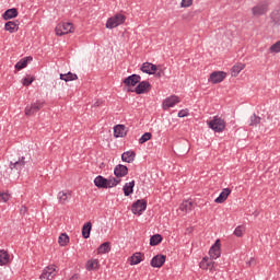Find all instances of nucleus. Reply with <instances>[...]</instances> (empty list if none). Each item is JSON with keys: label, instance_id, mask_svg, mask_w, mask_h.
<instances>
[{"label": "nucleus", "instance_id": "3c124183", "mask_svg": "<svg viewBox=\"0 0 280 280\" xmlns=\"http://www.w3.org/2000/svg\"><path fill=\"white\" fill-rule=\"evenodd\" d=\"M255 264V258H250V260L247 262L248 266H253Z\"/></svg>", "mask_w": 280, "mask_h": 280}, {"label": "nucleus", "instance_id": "49530a36", "mask_svg": "<svg viewBox=\"0 0 280 280\" xmlns=\"http://www.w3.org/2000/svg\"><path fill=\"white\" fill-rule=\"evenodd\" d=\"M188 115H189V112H187V109H182L178 112L177 117L183 118V117H187Z\"/></svg>", "mask_w": 280, "mask_h": 280}, {"label": "nucleus", "instance_id": "2f4dec72", "mask_svg": "<svg viewBox=\"0 0 280 280\" xmlns=\"http://www.w3.org/2000/svg\"><path fill=\"white\" fill-rule=\"evenodd\" d=\"M60 80H63L65 82H73V80H78V74L72 72L60 74Z\"/></svg>", "mask_w": 280, "mask_h": 280}, {"label": "nucleus", "instance_id": "20e7f679", "mask_svg": "<svg viewBox=\"0 0 280 280\" xmlns=\"http://www.w3.org/2000/svg\"><path fill=\"white\" fill-rule=\"evenodd\" d=\"M55 32L57 36H65V34H72V32H74L73 24L69 22L59 23L56 26Z\"/></svg>", "mask_w": 280, "mask_h": 280}, {"label": "nucleus", "instance_id": "0eeeda50", "mask_svg": "<svg viewBox=\"0 0 280 280\" xmlns=\"http://www.w3.org/2000/svg\"><path fill=\"white\" fill-rule=\"evenodd\" d=\"M151 90H152V84H150L148 81H140L138 85L135 88V90H128V91H131L137 95H143V93H150Z\"/></svg>", "mask_w": 280, "mask_h": 280}, {"label": "nucleus", "instance_id": "c9c22d12", "mask_svg": "<svg viewBox=\"0 0 280 280\" xmlns=\"http://www.w3.org/2000/svg\"><path fill=\"white\" fill-rule=\"evenodd\" d=\"M10 261V255L5 250H0V266H5V264H9Z\"/></svg>", "mask_w": 280, "mask_h": 280}, {"label": "nucleus", "instance_id": "f704fd0d", "mask_svg": "<svg viewBox=\"0 0 280 280\" xmlns=\"http://www.w3.org/2000/svg\"><path fill=\"white\" fill-rule=\"evenodd\" d=\"M163 242V236L161 234L152 235L150 238V246H159Z\"/></svg>", "mask_w": 280, "mask_h": 280}, {"label": "nucleus", "instance_id": "72a5a7b5", "mask_svg": "<svg viewBox=\"0 0 280 280\" xmlns=\"http://www.w3.org/2000/svg\"><path fill=\"white\" fill-rule=\"evenodd\" d=\"M180 211H185L186 213H189V211L194 210V202L191 201H183V203L179 207Z\"/></svg>", "mask_w": 280, "mask_h": 280}, {"label": "nucleus", "instance_id": "e433bc0d", "mask_svg": "<svg viewBox=\"0 0 280 280\" xmlns=\"http://www.w3.org/2000/svg\"><path fill=\"white\" fill-rule=\"evenodd\" d=\"M58 242L60 246H67V244H69V235H67V233L60 234Z\"/></svg>", "mask_w": 280, "mask_h": 280}, {"label": "nucleus", "instance_id": "603ef678", "mask_svg": "<svg viewBox=\"0 0 280 280\" xmlns=\"http://www.w3.org/2000/svg\"><path fill=\"white\" fill-rule=\"evenodd\" d=\"M235 1H237L240 3V1H242V0H235Z\"/></svg>", "mask_w": 280, "mask_h": 280}, {"label": "nucleus", "instance_id": "5701e85b", "mask_svg": "<svg viewBox=\"0 0 280 280\" xmlns=\"http://www.w3.org/2000/svg\"><path fill=\"white\" fill-rule=\"evenodd\" d=\"M229 196H231V190L229 188H224L214 202H217V205H222V202H225Z\"/></svg>", "mask_w": 280, "mask_h": 280}, {"label": "nucleus", "instance_id": "c03bdc74", "mask_svg": "<svg viewBox=\"0 0 280 280\" xmlns=\"http://www.w3.org/2000/svg\"><path fill=\"white\" fill-rule=\"evenodd\" d=\"M271 19H272V23L275 25H280V16H279V13H272L271 14Z\"/></svg>", "mask_w": 280, "mask_h": 280}, {"label": "nucleus", "instance_id": "4468645a", "mask_svg": "<svg viewBox=\"0 0 280 280\" xmlns=\"http://www.w3.org/2000/svg\"><path fill=\"white\" fill-rule=\"evenodd\" d=\"M114 174L116 178H124V176H128V166L124 164H118L114 168Z\"/></svg>", "mask_w": 280, "mask_h": 280}, {"label": "nucleus", "instance_id": "7c9ffc66", "mask_svg": "<svg viewBox=\"0 0 280 280\" xmlns=\"http://www.w3.org/2000/svg\"><path fill=\"white\" fill-rule=\"evenodd\" d=\"M130 266H137L139 264H141V261H143V258H141V253H136L133 254L130 258Z\"/></svg>", "mask_w": 280, "mask_h": 280}, {"label": "nucleus", "instance_id": "9b49d317", "mask_svg": "<svg viewBox=\"0 0 280 280\" xmlns=\"http://www.w3.org/2000/svg\"><path fill=\"white\" fill-rule=\"evenodd\" d=\"M220 246H221L220 240H217L209 250V255H210L211 259H218V257H220V255H222Z\"/></svg>", "mask_w": 280, "mask_h": 280}, {"label": "nucleus", "instance_id": "a878e982", "mask_svg": "<svg viewBox=\"0 0 280 280\" xmlns=\"http://www.w3.org/2000/svg\"><path fill=\"white\" fill-rule=\"evenodd\" d=\"M114 137H126V126L125 125H116L114 127Z\"/></svg>", "mask_w": 280, "mask_h": 280}, {"label": "nucleus", "instance_id": "412c9836", "mask_svg": "<svg viewBox=\"0 0 280 280\" xmlns=\"http://www.w3.org/2000/svg\"><path fill=\"white\" fill-rule=\"evenodd\" d=\"M19 16V10H16L15 8L9 9L7 10L3 15L2 19L4 21H10V19H16Z\"/></svg>", "mask_w": 280, "mask_h": 280}, {"label": "nucleus", "instance_id": "ea45409f", "mask_svg": "<svg viewBox=\"0 0 280 280\" xmlns=\"http://www.w3.org/2000/svg\"><path fill=\"white\" fill-rule=\"evenodd\" d=\"M150 139H152V133L150 132H145L141 136V138L139 139V143L143 144L147 143V141H150Z\"/></svg>", "mask_w": 280, "mask_h": 280}, {"label": "nucleus", "instance_id": "dca6fc26", "mask_svg": "<svg viewBox=\"0 0 280 280\" xmlns=\"http://www.w3.org/2000/svg\"><path fill=\"white\" fill-rule=\"evenodd\" d=\"M94 185L97 187V189H108V178L98 175L94 179Z\"/></svg>", "mask_w": 280, "mask_h": 280}, {"label": "nucleus", "instance_id": "aec40b11", "mask_svg": "<svg viewBox=\"0 0 280 280\" xmlns=\"http://www.w3.org/2000/svg\"><path fill=\"white\" fill-rule=\"evenodd\" d=\"M5 32H10V34H14V32H19V21H9L4 24Z\"/></svg>", "mask_w": 280, "mask_h": 280}, {"label": "nucleus", "instance_id": "bb28decb", "mask_svg": "<svg viewBox=\"0 0 280 280\" xmlns=\"http://www.w3.org/2000/svg\"><path fill=\"white\" fill-rule=\"evenodd\" d=\"M122 191L125 196H130V194L135 192V180L126 183L122 187Z\"/></svg>", "mask_w": 280, "mask_h": 280}, {"label": "nucleus", "instance_id": "ddd939ff", "mask_svg": "<svg viewBox=\"0 0 280 280\" xmlns=\"http://www.w3.org/2000/svg\"><path fill=\"white\" fill-rule=\"evenodd\" d=\"M180 100H178V96L172 95L171 97H167L166 100L163 101V108L164 110H167V108H174L176 104H178Z\"/></svg>", "mask_w": 280, "mask_h": 280}, {"label": "nucleus", "instance_id": "a18cd8bd", "mask_svg": "<svg viewBox=\"0 0 280 280\" xmlns=\"http://www.w3.org/2000/svg\"><path fill=\"white\" fill-rule=\"evenodd\" d=\"M8 200H10V194L0 192V202H8Z\"/></svg>", "mask_w": 280, "mask_h": 280}, {"label": "nucleus", "instance_id": "423d86ee", "mask_svg": "<svg viewBox=\"0 0 280 280\" xmlns=\"http://www.w3.org/2000/svg\"><path fill=\"white\" fill-rule=\"evenodd\" d=\"M268 5H269L268 0H264L259 2L252 9V14L254 16H264V14L268 12Z\"/></svg>", "mask_w": 280, "mask_h": 280}, {"label": "nucleus", "instance_id": "58836bf2", "mask_svg": "<svg viewBox=\"0 0 280 280\" xmlns=\"http://www.w3.org/2000/svg\"><path fill=\"white\" fill-rule=\"evenodd\" d=\"M269 51L271 54H280V40L270 46Z\"/></svg>", "mask_w": 280, "mask_h": 280}, {"label": "nucleus", "instance_id": "cd10ccee", "mask_svg": "<svg viewBox=\"0 0 280 280\" xmlns=\"http://www.w3.org/2000/svg\"><path fill=\"white\" fill-rule=\"evenodd\" d=\"M33 58L32 57H25L21 59L16 65L15 69L16 71H21L22 69H25L27 67V62H32Z\"/></svg>", "mask_w": 280, "mask_h": 280}, {"label": "nucleus", "instance_id": "4c0bfd02", "mask_svg": "<svg viewBox=\"0 0 280 280\" xmlns=\"http://www.w3.org/2000/svg\"><path fill=\"white\" fill-rule=\"evenodd\" d=\"M259 124H261V117L256 116L255 114H253L252 117H250L249 126H259Z\"/></svg>", "mask_w": 280, "mask_h": 280}, {"label": "nucleus", "instance_id": "f3484780", "mask_svg": "<svg viewBox=\"0 0 280 280\" xmlns=\"http://www.w3.org/2000/svg\"><path fill=\"white\" fill-rule=\"evenodd\" d=\"M199 267L202 269V270H213L215 268V262L209 258V257H205L200 264H199Z\"/></svg>", "mask_w": 280, "mask_h": 280}, {"label": "nucleus", "instance_id": "7ed1b4c3", "mask_svg": "<svg viewBox=\"0 0 280 280\" xmlns=\"http://www.w3.org/2000/svg\"><path fill=\"white\" fill-rule=\"evenodd\" d=\"M43 106H45L44 101L33 102L25 107L24 113H25L26 117H32V115H36V113H38V110H40V108H43Z\"/></svg>", "mask_w": 280, "mask_h": 280}, {"label": "nucleus", "instance_id": "473e14b6", "mask_svg": "<svg viewBox=\"0 0 280 280\" xmlns=\"http://www.w3.org/2000/svg\"><path fill=\"white\" fill-rule=\"evenodd\" d=\"M121 183V179L119 177H113L110 176L107 178V189H112V187H117Z\"/></svg>", "mask_w": 280, "mask_h": 280}, {"label": "nucleus", "instance_id": "09e8293b", "mask_svg": "<svg viewBox=\"0 0 280 280\" xmlns=\"http://www.w3.org/2000/svg\"><path fill=\"white\" fill-rule=\"evenodd\" d=\"M80 279V275L74 273L69 280H79Z\"/></svg>", "mask_w": 280, "mask_h": 280}, {"label": "nucleus", "instance_id": "8fccbe9b", "mask_svg": "<svg viewBox=\"0 0 280 280\" xmlns=\"http://www.w3.org/2000/svg\"><path fill=\"white\" fill-rule=\"evenodd\" d=\"M163 75V71H159L158 73H155V78H162Z\"/></svg>", "mask_w": 280, "mask_h": 280}, {"label": "nucleus", "instance_id": "4be33fe9", "mask_svg": "<svg viewBox=\"0 0 280 280\" xmlns=\"http://www.w3.org/2000/svg\"><path fill=\"white\" fill-rule=\"evenodd\" d=\"M137 156V153L135 151H126L121 154V161L125 163H132Z\"/></svg>", "mask_w": 280, "mask_h": 280}, {"label": "nucleus", "instance_id": "37998d69", "mask_svg": "<svg viewBox=\"0 0 280 280\" xmlns=\"http://www.w3.org/2000/svg\"><path fill=\"white\" fill-rule=\"evenodd\" d=\"M194 5V0H182L180 8H191Z\"/></svg>", "mask_w": 280, "mask_h": 280}, {"label": "nucleus", "instance_id": "2eb2a0df", "mask_svg": "<svg viewBox=\"0 0 280 280\" xmlns=\"http://www.w3.org/2000/svg\"><path fill=\"white\" fill-rule=\"evenodd\" d=\"M27 161H25V156H21L18 161L15 162H10V170H16L18 172H21L23 167H25Z\"/></svg>", "mask_w": 280, "mask_h": 280}, {"label": "nucleus", "instance_id": "b1692460", "mask_svg": "<svg viewBox=\"0 0 280 280\" xmlns=\"http://www.w3.org/2000/svg\"><path fill=\"white\" fill-rule=\"evenodd\" d=\"M244 69H246V65H244V63H236L231 69L232 78H237V75H240V72L244 71Z\"/></svg>", "mask_w": 280, "mask_h": 280}, {"label": "nucleus", "instance_id": "de8ad7c7", "mask_svg": "<svg viewBox=\"0 0 280 280\" xmlns=\"http://www.w3.org/2000/svg\"><path fill=\"white\" fill-rule=\"evenodd\" d=\"M20 213H21V215H25L27 213V207L22 206L20 209Z\"/></svg>", "mask_w": 280, "mask_h": 280}, {"label": "nucleus", "instance_id": "1a4fd4ad", "mask_svg": "<svg viewBox=\"0 0 280 280\" xmlns=\"http://www.w3.org/2000/svg\"><path fill=\"white\" fill-rule=\"evenodd\" d=\"M167 259L166 255H156L151 259V266L152 268H163V265L165 264V260Z\"/></svg>", "mask_w": 280, "mask_h": 280}, {"label": "nucleus", "instance_id": "c756f323", "mask_svg": "<svg viewBox=\"0 0 280 280\" xmlns=\"http://www.w3.org/2000/svg\"><path fill=\"white\" fill-rule=\"evenodd\" d=\"M98 255H106V253H110V242H105L101 244L97 248Z\"/></svg>", "mask_w": 280, "mask_h": 280}, {"label": "nucleus", "instance_id": "f8f14e48", "mask_svg": "<svg viewBox=\"0 0 280 280\" xmlns=\"http://www.w3.org/2000/svg\"><path fill=\"white\" fill-rule=\"evenodd\" d=\"M55 275H56V265H50L43 270V273L40 275V279L50 280V279H54Z\"/></svg>", "mask_w": 280, "mask_h": 280}, {"label": "nucleus", "instance_id": "39448f33", "mask_svg": "<svg viewBox=\"0 0 280 280\" xmlns=\"http://www.w3.org/2000/svg\"><path fill=\"white\" fill-rule=\"evenodd\" d=\"M145 209H148V201H145L144 199H138L131 206V211L135 215H141L143 211H145Z\"/></svg>", "mask_w": 280, "mask_h": 280}, {"label": "nucleus", "instance_id": "79ce46f5", "mask_svg": "<svg viewBox=\"0 0 280 280\" xmlns=\"http://www.w3.org/2000/svg\"><path fill=\"white\" fill-rule=\"evenodd\" d=\"M234 235L236 237H242V235H244V226L238 225L235 230H234Z\"/></svg>", "mask_w": 280, "mask_h": 280}, {"label": "nucleus", "instance_id": "f03ea898", "mask_svg": "<svg viewBox=\"0 0 280 280\" xmlns=\"http://www.w3.org/2000/svg\"><path fill=\"white\" fill-rule=\"evenodd\" d=\"M122 23H126V15L118 13L107 20L106 27L107 30H115V27H119Z\"/></svg>", "mask_w": 280, "mask_h": 280}, {"label": "nucleus", "instance_id": "6e6552de", "mask_svg": "<svg viewBox=\"0 0 280 280\" xmlns=\"http://www.w3.org/2000/svg\"><path fill=\"white\" fill-rule=\"evenodd\" d=\"M225 78H226V72L214 71L210 74L209 80L212 84H220V82H224Z\"/></svg>", "mask_w": 280, "mask_h": 280}, {"label": "nucleus", "instance_id": "a19ab883", "mask_svg": "<svg viewBox=\"0 0 280 280\" xmlns=\"http://www.w3.org/2000/svg\"><path fill=\"white\" fill-rule=\"evenodd\" d=\"M34 80H36V78L32 77V75H26L23 80H22V84L23 86H30V84H32V82H34Z\"/></svg>", "mask_w": 280, "mask_h": 280}, {"label": "nucleus", "instance_id": "6ab92c4d", "mask_svg": "<svg viewBox=\"0 0 280 280\" xmlns=\"http://www.w3.org/2000/svg\"><path fill=\"white\" fill-rule=\"evenodd\" d=\"M85 269L91 272L93 270H100V260L95 258H91L85 264Z\"/></svg>", "mask_w": 280, "mask_h": 280}, {"label": "nucleus", "instance_id": "f257e3e1", "mask_svg": "<svg viewBox=\"0 0 280 280\" xmlns=\"http://www.w3.org/2000/svg\"><path fill=\"white\" fill-rule=\"evenodd\" d=\"M209 128L213 130L214 132H224V129L226 128V122L222 117L214 116L210 121H208Z\"/></svg>", "mask_w": 280, "mask_h": 280}, {"label": "nucleus", "instance_id": "393cba45", "mask_svg": "<svg viewBox=\"0 0 280 280\" xmlns=\"http://www.w3.org/2000/svg\"><path fill=\"white\" fill-rule=\"evenodd\" d=\"M93 229V223L86 222L82 228V236L84 240H89L91 237V231Z\"/></svg>", "mask_w": 280, "mask_h": 280}, {"label": "nucleus", "instance_id": "c85d7f7f", "mask_svg": "<svg viewBox=\"0 0 280 280\" xmlns=\"http://www.w3.org/2000/svg\"><path fill=\"white\" fill-rule=\"evenodd\" d=\"M70 196H71V192H69V191H68V192L59 191V192H58V196H57V198H58V200H59V203H60V205H66V203H68Z\"/></svg>", "mask_w": 280, "mask_h": 280}, {"label": "nucleus", "instance_id": "9d476101", "mask_svg": "<svg viewBox=\"0 0 280 280\" xmlns=\"http://www.w3.org/2000/svg\"><path fill=\"white\" fill-rule=\"evenodd\" d=\"M140 82H141V75L131 74L122 81V84H125V86H135V85L139 84Z\"/></svg>", "mask_w": 280, "mask_h": 280}, {"label": "nucleus", "instance_id": "a211bd4d", "mask_svg": "<svg viewBox=\"0 0 280 280\" xmlns=\"http://www.w3.org/2000/svg\"><path fill=\"white\" fill-rule=\"evenodd\" d=\"M156 65L154 63H150V62H144L142 63V67H141V71L143 73H148V75H154V73H156Z\"/></svg>", "mask_w": 280, "mask_h": 280}]
</instances>
